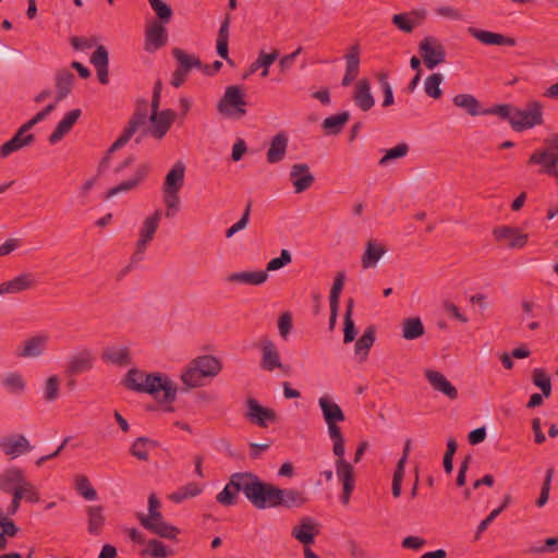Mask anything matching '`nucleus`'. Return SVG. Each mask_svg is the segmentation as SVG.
I'll return each mask as SVG.
<instances>
[{
  "instance_id": "1",
  "label": "nucleus",
  "mask_w": 558,
  "mask_h": 558,
  "mask_svg": "<svg viewBox=\"0 0 558 558\" xmlns=\"http://www.w3.org/2000/svg\"><path fill=\"white\" fill-rule=\"evenodd\" d=\"M124 384L131 390L149 393L158 402H173L178 391L177 385L168 376L146 374L136 368L128 372Z\"/></svg>"
},
{
  "instance_id": "2",
  "label": "nucleus",
  "mask_w": 558,
  "mask_h": 558,
  "mask_svg": "<svg viewBox=\"0 0 558 558\" xmlns=\"http://www.w3.org/2000/svg\"><path fill=\"white\" fill-rule=\"evenodd\" d=\"M280 488L263 482L256 474L247 472L245 497L257 509L279 507Z\"/></svg>"
},
{
  "instance_id": "3",
  "label": "nucleus",
  "mask_w": 558,
  "mask_h": 558,
  "mask_svg": "<svg viewBox=\"0 0 558 558\" xmlns=\"http://www.w3.org/2000/svg\"><path fill=\"white\" fill-rule=\"evenodd\" d=\"M318 405L327 424L329 437L333 441V454H339L343 450L344 437L338 423L344 422L345 415L340 405L328 395L318 399Z\"/></svg>"
},
{
  "instance_id": "4",
  "label": "nucleus",
  "mask_w": 558,
  "mask_h": 558,
  "mask_svg": "<svg viewBox=\"0 0 558 558\" xmlns=\"http://www.w3.org/2000/svg\"><path fill=\"white\" fill-rule=\"evenodd\" d=\"M146 119L147 111L146 102L144 101V107L142 109L137 108L134 111L121 135L107 149L105 156L98 165V174L102 173L109 167L112 154L122 148L124 145H126L128 142L132 138V136L137 132V130L146 124Z\"/></svg>"
},
{
  "instance_id": "5",
  "label": "nucleus",
  "mask_w": 558,
  "mask_h": 558,
  "mask_svg": "<svg viewBox=\"0 0 558 558\" xmlns=\"http://www.w3.org/2000/svg\"><path fill=\"white\" fill-rule=\"evenodd\" d=\"M546 147L533 153L529 160V165H541L542 173L554 177L558 181V134H551L544 141Z\"/></svg>"
},
{
  "instance_id": "6",
  "label": "nucleus",
  "mask_w": 558,
  "mask_h": 558,
  "mask_svg": "<svg viewBox=\"0 0 558 558\" xmlns=\"http://www.w3.org/2000/svg\"><path fill=\"white\" fill-rule=\"evenodd\" d=\"M245 94L240 85H230L217 104L220 114L231 119H241L246 114Z\"/></svg>"
},
{
  "instance_id": "7",
  "label": "nucleus",
  "mask_w": 558,
  "mask_h": 558,
  "mask_svg": "<svg viewBox=\"0 0 558 558\" xmlns=\"http://www.w3.org/2000/svg\"><path fill=\"white\" fill-rule=\"evenodd\" d=\"M543 123L542 105L538 101H531L526 104L523 109L514 107L513 116L511 119V126L513 130L521 132L531 129L535 125Z\"/></svg>"
},
{
  "instance_id": "8",
  "label": "nucleus",
  "mask_w": 558,
  "mask_h": 558,
  "mask_svg": "<svg viewBox=\"0 0 558 558\" xmlns=\"http://www.w3.org/2000/svg\"><path fill=\"white\" fill-rule=\"evenodd\" d=\"M138 521L142 526L162 538L175 539L180 530L165 521L161 512L153 514L138 513Z\"/></svg>"
},
{
  "instance_id": "9",
  "label": "nucleus",
  "mask_w": 558,
  "mask_h": 558,
  "mask_svg": "<svg viewBox=\"0 0 558 558\" xmlns=\"http://www.w3.org/2000/svg\"><path fill=\"white\" fill-rule=\"evenodd\" d=\"M337 457L336 460V473L339 481L342 483V494L340 496V500L343 505H349L352 492L355 486L354 478V470L351 463H349L344 458V449L339 454H335Z\"/></svg>"
},
{
  "instance_id": "10",
  "label": "nucleus",
  "mask_w": 558,
  "mask_h": 558,
  "mask_svg": "<svg viewBox=\"0 0 558 558\" xmlns=\"http://www.w3.org/2000/svg\"><path fill=\"white\" fill-rule=\"evenodd\" d=\"M245 489H247V472H238L231 475L229 483L216 499L223 506H233L239 501V492L245 495Z\"/></svg>"
},
{
  "instance_id": "11",
  "label": "nucleus",
  "mask_w": 558,
  "mask_h": 558,
  "mask_svg": "<svg viewBox=\"0 0 558 558\" xmlns=\"http://www.w3.org/2000/svg\"><path fill=\"white\" fill-rule=\"evenodd\" d=\"M420 54L427 69L432 70L445 62L446 49L435 37L427 36L418 45Z\"/></svg>"
},
{
  "instance_id": "12",
  "label": "nucleus",
  "mask_w": 558,
  "mask_h": 558,
  "mask_svg": "<svg viewBox=\"0 0 558 558\" xmlns=\"http://www.w3.org/2000/svg\"><path fill=\"white\" fill-rule=\"evenodd\" d=\"M172 56L178 61L179 66L173 72L171 85L178 88L184 84L187 73L193 68H203V63L198 58L192 54H187L180 48H174L172 50Z\"/></svg>"
},
{
  "instance_id": "13",
  "label": "nucleus",
  "mask_w": 558,
  "mask_h": 558,
  "mask_svg": "<svg viewBox=\"0 0 558 558\" xmlns=\"http://www.w3.org/2000/svg\"><path fill=\"white\" fill-rule=\"evenodd\" d=\"M150 171V165L143 162L138 165L133 173L126 179L122 180L118 185L109 189L104 198L109 199L118 194L128 193L136 190L148 177Z\"/></svg>"
},
{
  "instance_id": "14",
  "label": "nucleus",
  "mask_w": 558,
  "mask_h": 558,
  "mask_svg": "<svg viewBox=\"0 0 558 558\" xmlns=\"http://www.w3.org/2000/svg\"><path fill=\"white\" fill-rule=\"evenodd\" d=\"M246 407L247 411L245 417L260 428H266L269 423H276L278 421L275 410L260 405L256 399H247Z\"/></svg>"
},
{
  "instance_id": "15",
  "label": "nucleus",
  "mask_w": 558,
  "mask_h": 558,
  "mask_svg": "<svg viewBox=\"0 0 558 558\" xmlns=\"http://www.w3.org/2000/svg\"><path fill=\"white\" fill-rule=\"evenodd\" d=\"M95 357L89 349H82L69 356L64 373L72 377L88 372L94 366Z\"/></svg>"
},
{
  "instance_id": "16",
  "label": "nucleus",
  "mask_w": 558,
  "mask_h": 558,
  "mask_svg": "<svg viewBox=\"0 0 558 558\" xmlns=\"http://www.w3.org/2000/svg\"><path fill=\"white\" fill-rule=\"evenodd\" d=\"M175 119V112L171 109L162 110L158 112V109H151L149 120L153 124L149 133L157 140H161L167 132L170 130Z\"/></svg>"
},
{
  "instance_id": "17",
  "label": "nucleus",
  "mask_w": 558,
  "mask_h": 558,
  "mask_svg": "<svg viewBox=\"0 0 558 558\" xmlns=\"http://www.w3.org/2000/svg\"><path fill=\"white\" fill-rule=\"evenodd\" d=\"M493 234L498 242H505L509 248H522L526 245L529 235L519 229L501 226L494 229Z\"/></svg>"
},
{
  "instance_id": "18",
  "label": "nucleus",
  "mask_w": 558,
  "mask_h": 558,
  "mask_svg": "<svg viewBox=\"0 0 558 558\" xmlns=\"http://www.w3.org/2000/svg\"><path fill=\"white\" fill-rule=\"evenodd\" d=\"M260 367L267 372H272L276 368L287 372L281 363L280 354L276 344L268 338L262 340Z\"/></svg>"
},
{
  "instance_id": "19",
  "label": "nucleus",
  "mask_w": 558,
  "mask_h": 558,
  "mask_svg": "<svg viewBox=\"0 0 558 558\" xmlns=\"http://www.w3.org/2000/svg\"><path fill=\"white\" fill-rule=\"evenodd\" d=\"M290 180L295 193H303L315 182V177L311 173L306 163H294L290 170Z\"/></svg>"
},
{
  "instance_id": "20",
  "label": "nucleus",
  "mask_w": 558,
  "mask_h": 558,
  "mask_svg": "<svg viewBox=\"0 0 558 558\" xmlns=\"http://www.w3.org/2000/svg\"><path fill=\"white\" fill-rule=\"evenodd\" d=\"M48 341L49 337L45 333L31 337L17 349L16 355L24 359L38 357L46 351Z\"/></svg>"
},
{
  "instance_id": "21",
  "label": "nucleus",
  "mask_w": 558,
  "mask_h": 558,
  "mask_svg": "<svg viewBox=\"0 0 558 558\" xmlns=\"http://www.w3.org/2000/svg\"><path fill=\"white\" fill-rule=\"evenodd\" d=\"M360 54V45L357 43L352 45L344 54L345 74L341 82L343 86H349L357 77L361 62Z\"/></svg>"
},
{
  "instance_id": "22",
  "label": "nucleus",
  "mask_w": 558,
  "mask_h": 558,
  "mask_svg": "<svg viewBox=\"0 0 558 558\" xmlns=\"http://www.w3.org/2000/svg\"><path fill=\"white\" fill-rule=\"evenodd\" d=\"M469 34L484 45L489 46H515L514 38L505 36L502 34L493 33L489 31L478 29L476 27H469Z\"/></svg>"
},
{
  "instance_id": "23",
  "label": "nucleus",
  "mask_w": 558,
  "mask_h": 558,
  "mask_svg": "<svg viewBox=\"0 0 558 558\" xmlns=\"http://www.w3.org/2000/svg\"><path fill=\"white\" fill-rule=\"evenodd\" d=\"M425 377L436 391L444 393L450 400L458 399V389L445 377L442 373L427 369L425 372Z\"/></svg>"
},
{
  "instance_id": "24",
  "label": "nucleus",
  "mask_w": 558,
  "mask_h": 558,
  "mask_svg": "<svg viewBox=\"0 0 558 558\" xmlns=\"http://www.w3.org/2000/svg\"><path fill=\"white\" fill-rule=\"evenodd\" d=\"M1 450L12 458L19 457L32 450L29 441L23 435H14L0 440Z\"/></svg>"
},
{
  "instance_id": "25",
  "label": "nucleus",
  "mask_w": 558,
  "mask_h": 558,
  "mask_svg": "<svg viewBox=\"0 0 558 558\" xmlns=\"http://www.w3.org/2000/svg\"><path fill=\"white\" fill-rule=\"evenodd\" d=\"M82 114L81 109H73L63 117L57 124L54 131L49 135V143L54 145L59 143L73 128Z\"/></svg>"
},
{
  "instance_id": "26",
  "label": "nucleus",
  "mask_w": 558,
  "mask_h": 558,
  "mask_svg": "<svg viewBox=\"0 0 558 558\" xmlns=\"http://www.w3.org/2000/svg\"><path fill=\"white\" fill-rule=\"evenodd\" d=\"M168 35L166 28L158 22H154L146 31L145 50L156 51L167 44Z\"/></svg>"
},
{
  "instance_id": "27",
  "label": "nucleus",
  "mask_w": 558,
  "mask_h": 558,
  "mask_svg": "<svg viewBox=\"0 0 558 558\" xmlns=\"http://www.w3.org/2000/svg\"><path fill=\"white\" fill-rule=\"evenodd\" d=\"M161 218V210L157 209L155 213L144 220L141 229L140 239L137 241L138 253H144L147 244L154 239L157 231L159 220Z\"/></svg>"
},
{
  "instance_id": "28",
  "label": "nucleus",
  "mask_w": 558,
  "mask_h": 558,
  "mask_svg": "<svg viewBox=\"0 0 558 558\" xmlns=\"http://www.w3.org/2000/svg\"><path fill=\"white\" fill-rule=\"evenodd\" d=\"M185 177V165L177 161L172 169L167 173L162 185L163 193H179L183 186Z\"/></svg>"
},
{
  "instance_id": "29",
  "label": "nucleus",
  "mask_w": 558,
  "mask_h": 558,
  "mask_svg": "<svg viewBox=\"0 0 558 558\" xmlns=\"http://www.w3.org/2000/svg\"><path fill=\"white\" fill-rule=\"evenodd\" d=\"M36 281L32 274H22L0 284V295L15 294L32 289Z\"/></svg>"
},
{
  "instance_id": "30",
  "label": "nucleus",
  "mask_w": 558,
  "mask_h": 558,
  "mask_svg": "<svg viewBox=\"0 0 558 558\" xmlns=\"http://www.w3.org/2000/svg\"><path fill=\"white\" fill-rule=\"evenodd\" d=\"M425 19V13L411 11L407 13L395 14L391 19L392 24L404 33H412L413 29Z\"/></svg>"
},
{
  "instance_id": "31",
  "label": "nucleus",
  "mask_w": 558,
  "mask_h": 558,
  "mask_svg": "<svg viewBox=\"0 0 558 558\" xmlns=\"http://www.w3.org/2000/svg\"><path fill=\"white\" fill-rule=\"evenodd\" d=\"M387 247L375 240L366 242L365 251L361 258V264L364 269L373 268L377 265L378 260L387 253Z\"/></svg>"
},
{
  "instance_id": "32",
  "label": "nucleus",
  "mask_w": 558,
  "mask_h": 558,
  "mask_svg": "<svg viewBox=\"0 0 558 558\" xmlns=\"http://www.w3.org/2000/svg\"><path fill=\"white\" fill-rule=\"evenodd\" d=\"M353 100L362 111H368L374 106L375 100L371 93L368 80L364 78L356 83Z\"/></svg>"
},
{
  "instance_id": "33",
  "label": "nucleus",
  "mask_w": 558,
  "mask_h": 558,
  "mask_svg": "<svg viewBox=\"0 0 558 558\" xmlns=\"http://www.w3.org/2000/svg\"><path fill=\"white\" fill-rule=\"evenodd\" d=\"M288 148V136L284 132L277 133L270 143V146L267 150V161L269 163H277L281 161L287 153Z\"/></svg>"
},
{
  "instance_id": "34",
  "label": "nucleus",
  "mask_w": 558,
  "mask_h": 558,
  "mask_svg": "<svg viewBox=\"0 0 558 558\" xmlns=\"http://www.w3.org/2000/svg\"><path fill=\"white\" fill-rule=\"evenodd\" d=\"M318 529L310 518H304L301 523L293 527L292 536L304 545L314 543L315 536L318 534Z\"/></svg>"
},
{
  "instance_id": "35",
  "label": "nucleus",
  "mask_w": 558,
  "mask_h": 558,
  "mask_svg": "<svg viewBox=\"0 0 558 558\" xmlns=\"http://www.w3.org/2000/svg\"><path fill=\"white\" fill-rule=\"evenodd\" d=\"M24 472L19 468H11L0 476V490L11 493L16 486H23L26 483Z\"/></svg>"
},
{
  "instance_id": "36",
  "label": "nucleus",
  "mask_w": 558,
  "mask_h": 558,
  "mask_svg": "<svg viewBox=\"0 0 558 558\" xmlns=\"http://www.w3.org/2000/svg\"><path fill=\"white\" fill-rule=\"evenodd\" d=\"M75 81L74 74L68 69H61L56 73V100L61 101L71 93Z\"/></svg>"
},
{
  "instance_id": "37",
  "label": "nucleus",
  "mask_w": 558,
  "mask_h": 558,
  "mask_svg": "<svg viewBox=\"0 0 558 558\" xmlns=\"http://www.w3.org/2000/svg\"><path fill=\"white\" fill-rule=\"evenodd\" d=\"M279 507L300 508L307 502L304 492L295 488H280Z\"/></svg>"
},
{
  "instance_id": "38",
  "label": "nucleus",
  "mask_w": 558,
  "mask_h": 558,
  "mask_svg": "<svg viewBox=\"0 0 558 558\" xmlns=\"http://www.w3.org/2000/svg\"><path fill=\"white\" fill-rule=\"evenodd\" d=\"M279 57V51L277 49H272L271 52L267 53L264 50L259 51L257 59L250 65L248 73L244 74L243 77L246 78L247 75L255 73L258 69H262L260 76L266 77L269 73L270 65L277 60Z\"/></svg>"
},
{
  "instance_id": "39",
  "label": "nucleus",
  "mask_w": 558,
  "mask_h": 558,
  "mask_svg": "<svg viewBox=\"0 0 558 558\" xmlns=\"http://www.w3.org/2000/svg\"><path fill=\"white\" fill-rule=\"evenodd\" d=\"M192 362L207 378L216 377L222 368L220 361L213 355L197 356Z\"/></svg>"
},
{
  "instance_id": "40",
  "label": "nucleus",
  "mask_w": 558,
  "mask_h": 558,
  "mask_svg": "<svg viewBox=\"0 0 558 558\" xmlns=\"http://www.w3.org/2000/svg\"><path fill=\"white\" fill-rule=\"evenodd\" d=\"M231 16L230 14H226L223 21L221 22L220 28L218 31L217 37V53L225 59L228 63L233 64V61L229 58V26H230Z\"/></svg>"
},
{
  "instance_id": "41",
  "label": "nucleus",
  "mask_w": 558,
  "mask_h": 558,
  "mask_svg": "<svg viewBox=\"0 0 558 558\" xmlns=\"http://www.w3.org/2000/svg\"><path fill=\"white\" fill-rule=\"evenodd\" d=\"M87 513V531L92 535H99L105 525L104 508L101 506H88Z\"/></svg>"
},
{
  "instance_id": "42",
  "label": "nucleus",
  "mask_w": 558,
  "mask_h": 558,
  "mask_svg": "<svg viewBox=\"0 0 558 558\" xmlns=\"http://www.w3.org/2000/svg\"><path fill=\"white\" fill-rule=\"evenodd\" d=\"M376 339V328L374 325L368 326L363 335L355 342L354 350L355 354L360 356L361 361H365L371 348L373 347Z\"/></svg>"
},
{
  "instance_id": "43",
  "label": "nucleus",
  "mask_w": 558,
  "mask_h": 558,
  "mask_svg": "<svg viewBox=\"0 0 558 558\" xmlns=\"http://www.w3.org/2000/svg\"><path fill=\"white\" fill-rule=\"evenodd\" d=\"M158 446L159 442L154 439H150L148 437H138L131 445L130 453L140 461H148V450L157 448Z\"/></svg>"
},
{
  "instance_id": "44",
  "label": "nucleus",
  "mask_w": 558,
  "mask_h": 558,
  "mask_svg": "<svg viewBox=\"0 0 558 558\" xmlns=\"http://www.w3.org/2000/svg\"><path fill=\"white\" fill-rule=\"evenodd\" d=\"M207 378L202 374L201 369L193 365L191 361L181 374V380L185 386V390L201 387L204 385V379Z\"/></svg>"
},
{
  "instance_id": "45",
  "label": "nucleus",
  "mask_w": 558,
  "mask_h": 558,
  "mask_svg": "<svg viewBox=\"0 0 558 558\" xmlns=\"http://www.w3.org/2000/svg\"><path fill=\"white\" fill-rule=\"evenodd\" d=\"M268 274L264 270L257 271H241L234 272L229 276L228 280L231 282H240L251 286H259L266 282Z\"/></svg>"
},
{
  "instance_id": "46",
  "label": "nucleus",
  "mask_w": 558,
  "mask_h": 558,
  "mask_svg": "<svg viewBox=\"0 0 558 558\" xmlns=\"http://www.w3.org/2000/svg\"><path fill=\"white\" fill-rule=\"evenodd\" d=\"M350 120V113L348 111L340 112L338 114L330 116L323 121V129L327 134L337 135L341 133L345 123Z\"/></svg>"
},
{
  "instance_id": "47",
  "label": "nucleus",
  "mask_w": 558,
  "mask_h": 558,
  "mask_svg": "<svg viewBox=\"0 0 558 558\" xmlns=\"http://www.w3.org/2000/svg\"><path fill=\"white\" fill-rule=\"evenodd\" d=\"M2 385L11 395H22L26 389V381L23 375L17 372L8 373L2 378Z\"/></svg>"
},
{
  "instance_id": "48",
  "label": "nucleus",
  "mask_w": 558,
  "mask_h": 558,
  "mask_svg": "<svg viewBox=\"0 0 558 558\" xmlns=\"http://www.w3.org/2000/svg\"><path fill=\"white\" fill-rule=\"evenodd\" d=\"M102 360L119 366L131 364L130 351L123 348H107L102 354Z\"/></svg>"
},
{
  "instance_id": "49",
  "label": "nucleus",
  "mask_w": 558,
  "mask_h": 558,
  "mask_svg": "<svg viewBox=\"0 0 558 558\" xmlns=\"http://www.w3.org/2000/svg\"><path fill=\"white\" fill-rule=\"evenodd\" d=\"M34 142V134L26 135L25 141L17 140V137H12L0 146V157L5 159L11 154L22 149L23 147L31 146Z\"/></svg>"
},
{
  "instance_id": "50",
  "label": "nucleus",
  "mask_w": 558,
  "mask_h": 558,
  "mask_svg": "<svg viewBox=\"0 0 558 558\" xmlns=\"http://www.w3.org/2000/svg\"><path fill=\"white\" fill-rule=\"evenodd\" d=\"M425 332L422 320L418 317L407 318L402 323V336L407 340H414Z\"/></svg>"
},
{
  "instance_id": "51",
  "label": "nucleus",
  "mask_w": 558,
  "mask_h": 558,
  "mask_svg": "<svg viewBox=\"0 0 558 558\" xmlns=\"http://www.w3.org/2000/svg\"><path fill=\"white\" fill-rule=\"evenodd\" d=\"M354 308V300L350 298L347 301V308L344 314V323H343V342L351 343L356 336V329L354 325V320L352 319Z\"/></svg>"
},
{
  "instance_id": "52",
  "label": "nucleus",
  "mask_w": 558,
  "mask_h": 558,
  "mask_svg": "<svg viewBox=\"0 0 558 558\" xmlns=\"http://www.w3.org/2000/svg\"><path fill=\"white\" fill-rule=\"evenodd\" d=\"M452 101L454 106L465 109L471 116L482 114L480 102L473 95L459 94L453 97Z\"/></svg>"
},
{
  "instance_id": "53",
  "label": "nucleus",
  "mask_w": 558,
  "mask_h": 558,
  "mask_svg": "<svg viewBox=\"0 0 558 558\" xmlns=\"http://www.w3.org/2000/svg\"><path fill=\"white\" fill-rule=\"evenodd\" d=\"M533 384L542 390L545 398L551 395V381L550 377L544 368H534L532 372Z\"/></svg>"
},
{
  "instance_id": "54",
  "label": "nucleus",
  "mask_w": 558,
  "mask_h": 558,
  "mask_svg": "<svg viewBox=\"0 0 558 558\" xmlns=\"http://www.w3.org/2000/svg\"><path fill=\"white\" fill-rule=\"evenodd\" d=\"M148 547L141 551L142 556H150L154 558H166L171 556L173 551L169 549L162 542L158 539H150Z\"/></svg>"
},
{
  "instance_id": "55",
  "label": "nucleus",
  "mask_w": 558,
  "mask_h": 558,
  "mask_svg": "<svg viewBox=\"0 0 558 558\" xmlns=\"http://www.w3.org/2000/svg\"><path fill=\"white\" fill-rule=\"evenodd\" d=\"M202 492L196 483H189L171 494L170 499L174 502H182L186 498L195 497Z\"/></svg>"
},
{
  "instance_id": "56",
  "label": "nucleus",
  "mask_w": 558,
  "mask_h": 558,
  "mask_svg": "<svg viewBox=\"0 0 558 558\" xmlns=\"http://www.w3.org/2000/svg\"><path fill=\"white\" fill-rule=\"evenodd\" d=\"M442 82V75L440 73H434L425 80V92L429 97L435 99L439 98L442 94L440 84Z\"/></svg>"
},
{
  "instance_id": "57",
  "label": "nucleus",
  "mask_w": 558,
  "mask_h": 558,
  "mask_svg": "<svg viewBox=\"0 0 558 558\" xmlns=\"http://www.w3.org/2000/svg\"><path fill=\"white\" fill-rule=\"evenodd\" d=\"M344 281H345V274L343 271H339L336 275L333 284L330 290V294H329V305L330 306H339L340 294L344 287Z\"/></svg>"
},
{
  "instance_id": "58",
  "label": "nucleus",
  "mask_w": 558,
  "mask_h": 558,
  "mask_svg": "<svg viewBox=\"0 0 558 558\" xmlns=\"http://www.w3.org/2000/svg\"><path fill=\"white\" fill-rule=\"evenodd\" d=\"M59 390H60V380L58 376L52 375L48 377L45 381L44 387V399L48 402H52L57 400L59 397Z\"/></svg>"
},
{
  "instance_id": "59",
  "label": "nucleus",
  "mask_w": 558,
  "mask_h": 558,
  "mask_svg": "<svg viewBox=\"0 0 558 558\" xmlns=\"http://www.w3.org/2000/svg\"><path fill=\"white\" fill-rule=\"evenodd\" d=\"M409 149L410 147L407 143H400L393 148L388 149L378 163L380 166H385L388 163L389 160L402 158L407 156Z\"/></svg>"
},
{
  "instance_id": "60",
  "label": "nucleus",
  "mask_w": 558,
  "mask_h": 558,
  "mask_svg": "<svg viewBox=\"0 0 558 558\" xmlns=\"http://www.w3.org/2000/svg\"><path fill=\"white\" fill-rule=\"evenodd\" d=\"M76 489L85 499L94 500L97 497L96 490L92 487L89 480L85 475L76 477Z\"/></svg>"
},
{
  "instance_id": "61",
  "label": "nucleus",
  "mask_w": 558,
  "mask_h": 558,
  "mask_svg": "<svg viewBox=\"0 0 558 558\" xmlns=\"http://www.w3.org/2000/svg\"><path fill=\"white\" fill-rule=\"evenodd\" d=\"M291 260H292L291 253L288 250H282L279 257H275L267 263L266 269L264 271H266L268 274V271L278 270V269L289 265L291 263Z\"/></svg>"
},
{
  "instance_id": "62",
  "label": "nucleus",
  "mask_w": 558,
  "mask_h": 558,
  "mask_svg": "<svg viewBox=\"0 0 558 558\" xmlns=\"http://www.w3.org/2000/svg\"><path fill=\"white\" fill-rule=\"evenodd\" d=\"M514 107L511 105H496L489 109L483 110L482 114H496L501 119L508 120L511 123Z\"/></svg>"
},
{
  "instance_id": "63",
  "label": "nucleus",
  "mask_w": 558,
  "mask_h": 558,
  "mask_svg": "<svg viewBox=\"0 0 558 558\" xmlns=\"http://www.w3.org/2000/svg\"><path fill=\"white\" fill-rule=\"evenodd\" d=\"M157 16L167 23L172 16L171 8L162 0H148Z\"/></svg>"
},
{
  "instance_id": "64",
  "label": "nucleus",
  "mask_w": 558,
  "mask_h": 558,
  "mask_svg": "<svg viewBox=\"0 0 558 558\" xmlns=\"http://www.w3.org/2000/svg\"><path fill=\"white\" fill-rule=\"evenodd\" d=\"M534 554H555L558 553V534L556 536L547 537L544 544L539 547H533L530 550Z\"/></svg>"
}]
</instances>
